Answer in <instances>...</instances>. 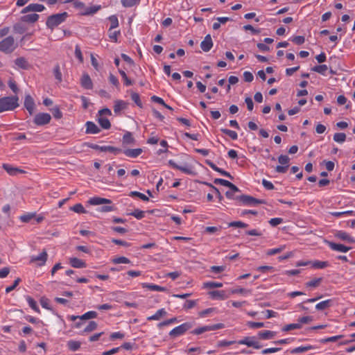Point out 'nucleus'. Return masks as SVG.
<instances>
[{
  "mask_svg": "<svg viewBox=\"0 0 355 355\" xmlns=\"http://www.w3.org/2000/svg\"><path fill=\"white\" fill-rule=\"evenodd\" d=\"M18 100L16 96L0 98V113L17 108L19 106Z\"/></svg>",
  "mask_w": 355,
  "mask_h": 355,
  "instance_id": "f257e3e1",
  "label": "nucleus"
},
{
  "mask_svg": "<svg viewBox=\"0 0 355 355\" xmlns=\"http://www.w3.org/2000/svg\"><path fill=\"white\" fill-rule=\"evenodd\" d=\"M67 17L68 13L67 12L52 15L47 18L46 25L49 28L53 30L54 28L64 22L67 19Z\"/></svg>",
  "mask_w": 355,
  "mask_h": 355,
  "instance_id": "f03ea898",
  "label": "nucleus"
},
{
  "mask_svg": "<svg viewBox=\"0 0 355 355\" xmlns=\"http://www.w3.org/2000/svg\"><path fill=\"white\" fill-rule=\"evenodd\" d=\"M15 48V40L12 36H8L0 42V51L10 53Z\"/></svg>",
  "mask_w": 355,
  "mask_h": 355,
  "instance_id": "7ed1b4c3",
  "label": "nucleus"
},
{
  "mask_svg": "<svg viewBox=\"0 0 355 355\" xmlns=\"http://www.w3.org/2000/svg\"><path fill=\"white\" fill-rule=\"evenodd\" d=\"M192 327H193V323L184 322L178 327L173 328L169 332L168 334L171 337L175 338V337L183 335L187 331L191 329Z\"/></svg>",
  "mask_w": 355,
  "mask_h": 355,
  "instance_id": "20e7f679",
  "label": "nucleus"
},
{
  "mask_svg": "<svg viewBox=\"0 0 355 355\" xmlns=\"http://www.w3.org/2000/svg\"><path fill=\"white\" fill-rule=\"evenodd\" d=\"M225 325L223 323H218L211 325H206L195 329L191 333L193 335H200L205 332L209 331H215L224 328Z\"/></svg>",
  "mask_w": 355,
  "mask_h": 355,
  "instance_id": "39448f33",
  "label": "nucleus"
},
{
  "mask_svg": "<svg viewBox=\"0 0 355 355\" xmlns=\"http://www.w3.org/2000/svg\"><path fill=\"white\" fill-rule=\"evenodd\" d=\"M47 259V252L43 250L38 255H33L30 257V263H35L37 266L41 267L46 264Z\"/></svg>",
  "mask_w": 355,
  "mask_h": 355,
  "instance_id": "423d86ee",
  "label": "nucleus"
},
{
  "mask_svg": "<svg viewBox=\"0 0 355 355\" xmlns=\"http://www.w3.org/2000/svg\"><path fill=\"white\" fill-rule=\"evenodd\" d=\"M90 147L92 149L99 150L101 152H109L114 155H118L122 152V150L119 148H116L112 146H99L97 144H92Z\"/></svg>",
  "mask_w": 355,
  "mask_h": 355,
  "instance_id": "0eeeda50",
  "label": "nucleus"
},
{
  "mask_svg": "<svg viewBox=\"0 0 355 355\" xmlns=\"http://www.w3.org/2000/svg\"><path fill=\"white\" fill-rule=\"evenodd\" d=\"M289 161L290 158L287 155H281L280 156H279L278 162L280 164L283 166H277L275 168L276 172L279 173H286L288 167Z\"/></svg>",
  "mask_w": 355,
  "mask_h": 355,
  "instance_id": "6e6552de",
  "label": "nucleus"
},
{
  "mask_svg": "<svg viewBox=\"0 0 355 355\" xmlns=\"http://www.w3.org/2000/svg\"><path fill=\"white\" fill-rule=\"evenodd\" d=\"M51 119V116L48 113H39L35 115L33 122L37 125H44L48 124Z\"/></svg>",
  "mask_w": 355,
  "mask_h": 355,
  "instance_id": "1a4fd4ad",
  "label": "nucleus"
},
{
  "mask_svg": "<svg viewBox=\"0 0 355 355\" xmlns=\"http://www.w3.org/2000/svg\"><path fill=\"white\" fill-rule=\"evenodd\" d=\"M239 200L243 205H255L259 204H262L263 200L257 199L251 196L248 195H241Z\"/></svg>",
  "mask_w": 355,
  "mask_h": 355,
  "instance_id": "9d476101",
  "label": "nucleus"
},
{
  "mask_svg": "<svg viewBox=\"0 0 355 355\" xmlns=\"http://www.w3.org/2000/svg\"><path fill=\"white\" fill-rule=\"evenodd\" d=\"M239 345H245L248 347H252L254 349H260L261 345L254 337H245L243 339L237 341Z\"/></svg>",
  "mask_w": 355,
  "mask_h": 355,
  "instance_id": "9b49d317",
  "label": "nucleus"
},
{
  "mask_svg": "<svg viewBox=\"0 0 355 355\" xmlns=\"http://www.w3.org/2000/svg\"><path fill=\"white\" fill-rule=\"evenodd\" d=\"M97 317V313L94 311H89L86 313H85L82 315H69L68 316V318L71 321H75L77 319H79L80 320H89L92 318H96Z\"/></svg>",
  "mask_w": 355,
  "mask_h": 355,
  "instance_id": "f8f14e48",
  "label": "nucleus"
},
{
  "mask_svg": "<svg viewBox=\"0 0 355 355\" xmlns=\"http://www.w3.org/2000/svg\"><path fill=\"white\" fill-rule=\"evenodd\" d=\"M45 10L44 6L40 3H30L26 6L22 10L21 13H26L28 12H42Z\"/></svg>",
  "mask_w": 355,
  "mask_h": 355,
  "instance_id": "ddd939ff",
  "label": "nucleus"
},
{
  "mask_svg": "<svg viewBox=\"0 0 355 355\" xmlns=\"http://www.w3.org/2000/svg\"><path fill=\"white\" fill-rule=\"evenodd\" d=\"M80 83L81 86L87 89H92L93 88V83L90 76L87 73H84L80 78Z\"/></svg>",
  "mask_w": 355,
  "mask_h": 355,
  "instance_id": "4468645a",
  "label": "nucleus"
},
{
  "mask_svg": "<svg viewBox=\"0 0 355 355\" xmlns=\"http://www.w3.org/2000/svg\"><path fill=\"white\" fill-rule=\"evenodd\" d=\"M168 164L169 165L173 168H175V169H178L186 174H188V175H191L193 173V171L191 169V168L189 166H180V165H178V164H176L173 160L172 159H170L168 161Z\"/></svg>",
  "mask_w": 355,
  "mask_h": 355,
  "instance_id": "2eb2a0df",
  "label": "nucleus"
},
{
  "mask_svg": "<svg viewBox=\"0 0 355 355\" xmlns=\"http://www.w3.org/2000/svg\"><path fill=\"white\" fill-rule=\"evenodd\" d=\"M213 46V42L210 35H207L200 43V47L205 52H208Z\"/></svg>",
  "mask_w": 355,
  "mask_h": 355,
  "instance_id": "dca6fc26",
  "label": "nucleus"
},
{
  "mask_svg": "<svg viewBox=\"0 0 355 355\" xmlns=\"http://www.w3.org/2000/svg\"><path fill=\"white\" fill-rule=\"evenodd\" d=\"M335 236L342 241H347L349 243H355V239L350 236L348 233L346 232L340 230L337 231L335 234Z\"/></svg>",
  "mask_w": 355,
  "mask_h": 355,
  "instance_id": "f3484780",
  "label": "nucleus"
},
{
  "mask_svg": "<svg viewBox=\"0 0 355 355\" xmlns=\"http://www.w3.org/2000/svg\"><path fill=\"white\" fill-rule=\"evenodd\" d=\"M24 107L28 111L29 114H33L35 110V102L30 94H26L24 99Z\"/></svg>",
  "mask_w": 355,
  "mask_h": 355,
  "instance_id": "a211bd4d",
  "label": "nucleus"
},
{
  "mask_svg": "<svg viewBox=\"0 0 355 355\" xmlns=\"http://www.w3.org/2000/svg\"><path fill=\"white\" fill-rule=\"evenodd\" d=\"M209 295L213 300H223L229 297V295L225 291H212L209 292Z\"/></svg>",
  "mask_w": 355,
  "mask_h": 355,
  "instance_id": "6ab92c4d",
  "label": "nucleus"
},
{
  "mask_svg": "<svg viewBox=\"0 0 355 355\" xmlns=\"http://www.w3.org/2000/svg\"><path fill=\"white\" fill-rule=\"evenodd\" d=\"M112 201L107 198L101 197H93L89 199L88 203L91 205H99L104 204H110Z\"/></svg>",
  "mask_w": 355,
  "mask_h": 355,
  "instance_id": "aec40b11",
  "label": "nucleus"
},
{
  "mask_svg": "<svg viewBox=\"0 0 355 355\" xmlns=\"http://www.w3.org/2000/svg\"><path fill=\"white\" fill-rule=\"evenodd\" d=\"M329 246L332 250L340 252H347L351 249L350 247H347L345 245L340 243H335L333 242H329Z\"/></svg>",
  "mask_w": 355,
  "mask_h": 355,
  "instance_id": "412c9836",
  "label": "nucleus"
},
{
  "mask_svg": "<svg viewBox=\"0 0 355 355\" xmlns=\"http://www.w3.org/2000/svg\"><path fill=\"white\" fill-rule=\"evenodd\" d=\"M143 152V150L140 148H134V149H125L123 151V154L131 158H136L139 157Z\"/></svg>",
  "mask_w": 355,
  "mask_h": 355,
  "instance_id": "4be33fe9",
  "label": "nucleus"
},
{
  "mask_svg": "<svg viewBox=\"0 0 355 355\" xmlns=\"http://www.w3.org/2000/svg\"><path fill=\"white\" fill-rule=\"evenodd\" d=\"M141 286L144 288H147L151 291L164 292L166 291L165 287H162L154 284L141 283Z\"/></svg>",
  "mask_w": 355,
  "mask_h": 355,
  "instance_id": "5701e85b",
  "label": "nucleus"
},
{
  "mask_svg": "<svg viewBox=\"0 0 355 355\" xmlns=\"http://www.w3.org/2000/svg\"><path fill=\"white\" fill-rule=\"evenodd\" d=\"M15 64L17 68H19V69L26 70L30 68V64H29L28 62L24 57L17 58L15 60Z\"/></svg>",
  "mask_w": 355,
  "mask_h": 355,
  "instance_id": "b1692460",
  "label": "nucleus"
},
{
  "mask_svg": "<svg viewBox=\"0 0 355 355\" xmlns=\"http://www.w3.org/2000/svg\"><path fill=\"white\" fill-rule=\"evenodd\" d=\"M214 182L216 184H220L222 186L229 187L230 189H232L233 191H239L237 187H236L232 182L224 179L216 178L214 180Z\"/></svg>",
  "mask_w": 355,
  "mask_h": 355,
  "instance_id": "393cba45",
  "label": "nucleus"
},
{
  "mask_svg": "<svg viewBox=\"0 0 355 355\" xmlns=\"http://www.w3.org/2000/svg\"><path fill=\"white\" fill-rule=\"evenodd\" d=\"M87 134H97L100 132V128L92 121H87L85 124Z\"/></svg>",
  "mask_w": 355,
  "mask_h": 355,
  "instance_id": "a878e982",
  "label": "nucleus"
},
{
  "mask_svg": "<svg viewBox=\"0 0 355 355\" xmlns=\"http://www.w3.org/2000/svg\"><path fill=\"white\" fill-rule=\"evenodd\" d=\"M70 265L75 268H83L86 267V263L78 258L72 257L69 259Z\"/></svg>",
  "mask_w": 355,
  "mask_h": 355,
  "instance_id": "bb28decb",
  "label": "nucleus"
},
{
  "mask_svg": "<svg viewBox=\"0 0 355 355\" xmlns=\"http://www.w3.org/2000/svg\"><path fill=\"white\" fill-rule=\"evenodd\" d=\"M206 163L208 164V166L209 167H211L214 171H216V172H218L220 174H221L222 175H224L225 177H227V178H232V176L231 175V174L227 172V171H224L223 169L220 168H218L216 164H214L213 162H211V161H207Z\"/></svg>",
  "mask_w": 355,
  "mask_h": 355,
  "instance_id": "cd10ccee",
  "label": "nucleus"
},
{
  "mask_svg": "<svg viewBox=\"0 0 355 355\" xmlns=\"http://www.w3.org/2000/svg\"><path fill=\"white\" fill-rule=\"evenodd\" d=\"M276 335L275 331L265 330L258 333V336L262 340H269L273 338Z\"/></svg>",
  "mask_w": 355,
  "mask_h": 355,
  "instance_id": "c85d7f7f",
  "label": "nucleus"
},
{
  "mask_svg": "<svg viewBox=\"0 0 355 355\" xmlns=\"http://www.w3.org/2000/svg\"><path fill=\"white\" fill-rule=\"evenodd\" d=\"M167 314V312L164 309H160L158 311H156V313L150 316H148L147 318V320L151 321V320H160L163 316H165Z\"/></svg>",
  "mask_w": 355,
  "mask_h": 355,
  "instance_id": "c756f323",
  "label": "nucleus"
},
{
  "mask_svg": "<svg viewBox=\"0 0 355 355\" xmlns=\"http://www.w3.org/2000/svg\"><path fill=\"white\" fill-rule=\"evenodd\" d=\"M101 8V6L99 5L87 7V8H85L84 10L80 11V15H94L96 12H97Z\"/></svg>",
  "mask_w": 355,
  "mask_h": 355,
  "instance_id": "7c9ffc66",
  "label": "nucleus"
},
{
  "mask_svg": "<svg viewBox=\"0 0 355 355\" xmlns=\"http://www.w3.org/2000/svg\"><path fill=\"white\" fill-rule=\"evenodd\" d=\"M39 19V15L36 13L28 14L21 17V21L26 23H35Z\"/></svg>",
  "mask_w": 355,
  "mask_h": 355,
  "instance_id": "2f4dec72",
  "label": "nucleus"
},
{
  "mask_svg": "<svg viewBox=\"0 0 355 355\" xmlns=\"http://www.w3.org/2000/svg\"><path fill=\"white\" fill-rule=\"evenodd\" d=\"M332 304V300L329 299L322 301L315 305V309L318 311H323L329 308Z\"/></svg>",
  "mask_w": 355,
  "mask_h": 355,
  "instance_id": "473e14b6",
  "label": "nucleus"
},
{
  "mask_svg": "<svg viewBox=\"0 0 355 355\" xmlns=\"http://www.w3.org/2000/svg\"><path fill=\"white\" fill-rule=\"evenodd\" d=\"M3 168L9 175H16L17 173H24L23 170L12 167L8 164H3Z\"/></svg>",
  "mask_w": 355,
  "mask_h": 355,
  "instance_id": "72a5a7b5",
  "label": "nucleus"
},
{
  "mask_svg": "<svg viewBox=\"0 0 355 355\" xmlns=\"http://www.w3.org/2000/svg\"><path fill=\"white\" fill-rule=\"evenodd\" d=\"M67 347L69 349L71 352H76L80 348L81 343L78 340H69L67 342Z\"/></svg>",
  "mask_w": 355,
  "mask_h": 355,
  "instance_id": "f704fd0d",
  "label": "nucleus"
},
{
  "mask_svg": "<svg viewBox=\"0 0 355 355\" xmlns=\"http://www.w3.org/2000/svg\"><path fill=\"white\" fill-rule=\"evenodd\" d=\"M98 324L95 321H90L89 324L85 327V329L80 333V335L90 333L96 329Z\"/></svg>",
  "mask_w": 355,
  "mask_h": 355,
  "instance_id": "c9c22d12",
  "label": "nucleus"
},
{
  "mask_svg": "<svg viewBox=\"0 0 355 355\" xmlns=\"http://www.w3.org/2000/svg\"><path fill=\"white\" fill-rule=\"evenodd\" d=\"M328 261H322L319 260H315L314 261H311V266L312 268L315 269H322L329 266Z\"/></svg>",
  "mask_w": 355,
  "mask_h": 355,
  "instance_id": "e433bc0d",
  "label": "nucleus"
},
{
  "mask_svg": "<svg viewBox=\"0 0 355 355\" xmlns=\"http://www.w3.org/2000/svg\"><path fill=\"white\" fill-rule=\"evenodd\" d=\"M135 141L132 134L130 132H126L123 136V144L125 145L133 144Z\"/></svg>",
  "mask_w": 355,
  "mask_h": 355,
  "instance_id": "4c0bfd02",
  "label": "nucleus"
},
{
  "mask_svg": "<svg viewBox=\"0 0 355 355\" xmlns=\"http://www.w3.org/2000/svg\"><path fill=\"white\" fill-rule=\"evenodd\" d=\"M312 349H313V347L312 345L300 346V347L293 348L291 351V352L292 354L304 353V352H308Z\"/></svg>",
  "mask_w": 355,
  "mask_h": 355,
  "instance_id": "58836bf2",
  "label": "nucleus"
},
{
  "mask_svg": "<svg viewBox=\"0 0 355 355\" xmlns=\"http://www.w3.org/2000/svg\"><path fill=\"white\" fill-rule=\"evenodd\" d=\"M331 216L340 218L343 216H352L354 214V211L352 210H347L345 211H332L329 213Z\"/></svg>",
  "mask_w": 355,
  "mask_h": 355,
  "instance_id": "ea45409f",
  "label": "nucleus"
},
{
  "mask_svg": "<svg viewBox=\"0 0 355 355\" xmlns=\"http://www.w3.org/2000/svg\"><path fill=\"white\" fill-rule=\"evenodd\" d=\"M36 213L27 212L19 216V220L23 223H28L31 219L35 218Z\"/></svg>",
  "mask_w": 355,
  "mask_h": 355,
  "instance_id": "a19ab883",
  "label": "nucleus"
},
{
  "mask_svg": "<svg viewBox=\"0 0 355 355\" xmlns=\"http://www.w3.org/2000/svg\"><path fill=\"white\" fill-rule=\"evenodd\" d=\"M26 301H27L28 305L30 306V307L33 310H34L35 312H37L38 313H40V310L37 304L36 301L33 298H32L31 296H27Z\"/></svg>",
  "mask_w": 355,
  "mask_h": 355,
  "instance_id": "79ce46f5",
  "label": "nucleus"
},
{
  "mask_svg": "<svg viewBox=\"0 0 355 355\" xmlns=\"http://www.w3.org/2000/svg\"><path fill=\"white\" fill-rule=\"evenodd\" d=\"M98 123L103 129H109L111 126V123L108 119L101 116L98 119Z\"/></svg>",
  "mask_w": 355,
  "mask_h": 355,
  "instance_id": "37998d69",
  "label": "nucleus"
},
{
  "mask_svg": "<svg viewBox=\"0 0 355 355\" xmlns=\"http://www.w3.org/2000/svg\"><path fill=\"white\" fill-rule=\"evenodd\" d=\"M322 281V277L314 278V279H311V281L307 282L305 284V285L306 287L316 288V287L319 286V285L320 284Z\"/></svg>",
  "mask_w": 355,
  "mask_h": 355,
  "instance_id": "c03bdc74",
  "label": "nucleus"
},
{
  "mask_svg": "<svg viewBox=\"0 0 355 355\" xmlns=\"http://www.w3.org/2000/svg\"><path fill=\"white\" fill-rule=\"evenodd\" d=\"M231 294H242L244 295L251 294L252 291L250 289H245L243 288H234L230 291Z\"/></svg>",
  "mask_w": 355,
  "mask_h": 355,
  "instance_id": "a18cd8bd",
  "label": "nucleus"
},
{
  "mask_svg": "<svg viewBox=\"0 0 355 355\" xmlns=\"http://www.w3.org/2000/svg\"><path fill=\"white\" fill-rule=\"evenodd\" d=\"M327 70L328 67L326 64L317 65L312 69V71L322 75H325Z\"/></svg>",
  "mask_w": 355,
  "mask_h": 355,
  "instance_id": "49530a36",
  "label": "nucleus"
},
{
  "mask_svg": "<svg viewBox=\"0 0 355 355\" xmlns=\"http://www.w3.org/2000/svg\"><path fill=\"white\" fill-rule=\"evenodd\" d=\"M70 210L78 213V214H85L87 212L86 209L83 207V205L80 203H77L73 207H70Z\"/></svg>",
  "mask_w": 355,
  "mask_h": 355,
  "instance_id": "de8ad7c7",
  "label": "nucleus"
},
{
  "mask_svg": "<svg viewBox=\"0 0 355 355\" xmlns=\"http://www.w3.org/2000/svg\"><path fill=\"white\" fill-rule=\"evenodd\" d=\"M334 141L342 144L346 140V135L343 132H337L334 135Z\"/></svg>",
  "mask_w": 355,
  "mask_h": 355,
  "instance_id": "09e8293b",
  "label": "nucleus"
},
{
  "mask_svg": "<svg viewBox=\"0 0 355 355\" xmlns=\"http://www.w3.org/2000/svg\"><path fill=\"white\" fill-rule=\"evenodd\" d=\"M285 248H286V245H281V246H279L278 248L268 249L266 251V254L268 255V256H272V255H275V254H276L277 253H279V252H282Z\"/></svg>",
  "mask_w": 355,
  "mask_h": 355,
  "instance_id": "8fccbe9b",
  "label": "nucleus"
},
{
  "mask_svg": "<svg viewBox=\"0 0 355 355\" xmlns=\"http://www.w3.org/2000/svg\"><path fill=\"white\" fill-rule=\"evenodd\" d=\"M223 284L220 282H206L203 283L204 288H221Z\"/></svg>",
  "mask_w": 355,
  "mask_h": 355,
  "instance_id": "3c124183",
  "label": "nucleus"
},
{
  "mask_svg": "<svg viewBox=\"0 0 355 355\" xmlns=\"http://www.w3.org/2000/svg\"><path fill=\"white\" fill-rule=\"evenodd\" d=\"M121 4L125 8H131L139 3L140 0H121Z\"/></svg>",
  "mask_w": 355,
  "mask_h": 355,
  "instance_id": "603ef678",
  "label": "nucleus"
},
{
  "mask_svg": "<svg viewBox=\"0 0 355 355\" xmlns=\"http://www.w3.org/2000/svg\"><path fill=\"white\" fill-rule=\"evenodd\" d=\"M126 103L121 100L116 101L114 105V112H118L125 108Z\"/></svg>",
  "mask_w": 355,
  "mask_h": 355,
  "instance_id": "864d4df0",
  "label": "nucleus"
},
{
  "mask_svg": "<svg viewBox=\"0 0 355 355\" xmlns=\"http://www.w3.org/2000/svg\"><path fill=\"white\" fill-rule=\"evenodd\" d=\"M220 131L223 133L225 134L226 135L229 136L233 140H236L238 138V135H237L236 132H235L234 130L226 129V128H221Z\"/></svg>",
  "mask_w": 355,
  "mask_h": 355,
  "instance_id": "5fc2aeb1",
  "label": "nucleus"
},
{
  "mask_svg": "<svg viewBox=\"0 0 355 355\" xmlns=\"http://www.w3.org/2000/svg\"><path fill=\"white\" fill-rule=\"evenodd\" d=\"M109 21H110V31L112 29L116 28L119 26V20L116 15H111L108 17Z\"/></svg>",
  "mask_w": 355,
  "mask_h": 355,
  "instance_id": "6e6d98bb",
  "label": "nucleus"
},
{
  "mask_svg": "<svg viewBox=\"0 0 355 355\" xmlns=\"http://www.w3.org/2000/svg\"><path fill=\"white\" fill-rule=\"evenodd\" d=\"M301 328H302L301 324L292 323V324H288L285 325L282 328V331H291L293 329H299Z\"/></svg>",
  "mask_w": 355,
  "mask_h": 355,
  "instance_id": "4d7b16f0",
  "label": "nucleus"
},
{
  "mask_svg": "<svg viewBox=\"0 0 355 355\" xmlns=\"http://www.w3.org/2000/svg\"><path fill=\"white\" fill-rule=\"evenodd\" d=\"M119 73L121 76V77L123 80V82H124V85L125 86H130V85H132V80L127 76L125 72L123 70L119 69Z\"/></svg>",
  "mask_w": 355,
  "mask_h": 355,
  "instance_id": "13d9d810",
  "label": "nucleus"
},
{
  "mask_svg": "<svg viewBox=\"0 0 355 355\" xmlns=\"http://www.w3.org/2000/svg\"><path fill=\"white\" fill-rule=\"evenodd\" d=\"M130 215L135 217L137 219L140 220L144 218L145 216V211H141L139 209H135L133 211H132Z\"/></svg>",
  "mask_w": 355,
  "mask_h": 355,
  "instance_id": "bf43d9fd",
  "label": "nucleus"
},
{
  "mask_svg": "<svg viewBox=\"0 0 355 355\" xmlns=\"http://www.w3.org/2000/svg\"><path fill=\"white\" fill-rule=\"evenodd\" d=\"M214 312H217V309L216 308H208V309H205V310H203L202 311H200L198 313V315L200 318H205V317H207V315H209V314H211V313H214Z\"/></svg>",
  "mask_w": 355,
  "mask_h": 355,
  "instance_id": "052dcab7",
  "label": "nucleus"
},
{
  "mask_svg": "<svg viewBox=\"0 0 355 355\" xmlns=\"http://www.w3.org/2000/svg\"><path fill=\"white\" fill-rule=\"evenodd\" d=\"M112 263H114L115 264L130 263V260L125 257H116V258L113 259Z\"/></svg>",
  "mask_w": 355,
  "mask_h": 355,
  "instance_id": "680f3d73",
  "label": "nucleus"
},
{
  "mask_svg": "<svg viewBox=\"0 0 355 355\" xmlns=\"http://www.w3.org/2000/svg\"><path fill=\"white\" fill-rule=\"evenodd\" d=\"M129 196L130 197H138L144 201L149 200V198L146 195H144V193H141L139 191H131L130 193Z\"/></svg>",
  "mask_w": 355,
  "mask_h": 355,
  "instance_id": "e2e57ef3",
  "label": "nucleus"
},
{
  "mask_svg": "<svg viewBox=\"0 0 355 355\" xmlns=\"http://www.w3.org/2000/svg\"><path fill=\"white\" fill-rule=\"evenodd\" d=\"M20 282H21V279L19 278V277L17 278L14 281L13 284L11 286H9L6 288V293H9L10 292H11L13 290H15L16 288V287L19 285Z\"/></svg>",
  "mask_w": 355,
  "mask_h": 355,
  "instance_id": "0e129e2a",
  "label": "nucleus"
},
{
  "mask_svg": "<svg viewBox=\"0 0 355 355\" xmlns=\"http://www.w3.org/2000/svg\"><path fill=\"white\" fill-rule=\"evenodd\" d=\"M75 56L80 62H83V56L79 45L76 44L75 46Z\"/></svg>",
  "mask_w": 355,
  "mask_h": 355,
  "instance_id": "69168bd1",
  "label": "nucleus"
},
{
  "mask_svg": "<svg viewBox=\"0 0 355 355\" xmlns=\"http://www.w3.org/2000/svg\"><path fill=\"white\" fill-rule=\"evenodd\" d=\"M51 112L54 118L60 119L62 117V113L58 107H54L51 109Z\"/></svg>",
  "mask_w": 355,
  "mask_h": 355,
  "instance_id": "338daca9",
  "label": "nucleus"
},
{
  "mask_svg": "<svg viewBox=\"0 0 355 355\" xmlns=\"http://www.w3.org/2000/svg\"><path fill=\"white\" fill-rule=\"evenodd\" d=\"M14 31L17 33H24L26 31L24 26L20 23H17L13 26Z\"/></svg>",
  "mask_w": 355,
  "mask_h": 355,
  "instance_id": "774afa93",
  "label": "nucleus"
}]
</instances>
